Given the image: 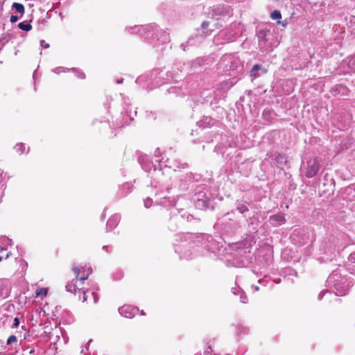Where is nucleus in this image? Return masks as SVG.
Returning <instances> with one entry per match:
<instances>
[{"instance_id":"1","label":"nucleus","mask_w":355,"mask_h":355,"mask_svg":"<svg viewBox=\"0 0 355 355\" xmlns=\"http://www.w3.org/2000/svg\"><path fill=\"white\" fill-rule=\"evenodd\" d=\"M71 270L74 278L69 280L66 285L67 292L76 293H83L82 297H79V300L85 302L87 300V292L83 290L85 280L87 279L92 272V268H80L77 266H73Z\"/></svg>"},{"instance_id":"10","label":"nucleus","mask_w":355,"mask_h":355,"mask_svg":"<svg viewBox=\"0 0 355 355\" xmlns=\"http://www.w3.org/2000/svg\"><path fill=\"white\" fill-rule=\"evenodd\" d=\"M24 145L23 144H17L15 146V149L17 152H19V153H22L24 151Z\"/></svg>"},{"instance_id":"5","label":"nucleus","mask_w":355,"mask_h":355,"mask_svg":"<svg viewBox=\"0 0 355 355\" xmlns=\"http://www.w3.org/2000/svg\"><path fill=\"white\" fill-rule=\"evenodd\" d=\"M48 294V288H41L35 291V297H41L42 298L45 297Z\"/></svg>"},{"instance_id":"2","label":"nucleus","mask_w":355,"mask_h":355,"mask_svg":"<svg viewBox=\"0 0 355 355\" xmlns=\"http://www.w3.org/2000/svg\"><path fill=\"white\" fill-rule=\"evenodd\" d=\"M320 168V163L316 158L309 159L307 162V168L305 172V175L307 178H313L318 173Z\"/></svg>"},{"instance_id":"19","label":"nucleus","mask_w":355,"mask_h":355,"mask_svg":"<svg viewBox=\"0 0 355 355\" xmlns=\"http://www.w3.org/2000/svg\"><path fill=\"white\" fill-rule=\"evenodd\" d=\"M141 315H144L146 313H144V311H141Z\"/></svg>"},{"instance_id":"8","label":"nucleus","mask_w":355,"mask_h":355,"mask_svg":"<svg viewBox=\"0 0 355 355\" xmlns=\"http://www.w3.org/2000/svg\"><path fill=\"white\" fill-rule=\"evenodd\" d=\"M18 28L22 31H29L32 29V26L30 24H25L24 22H20L18 24Z\"/></svg>"},{"instance_id":"9","label":"nucleus","mask_w":355,"mask_h":355,"mask_svg":"<svg viewBox=\"0 0 355 355\" xmlns=\"http://www.w3.org/2000/svg\"><path fill=\"white\" fill-rule=\"evenodd\" d=\"M270 17L273 20H279L280 19H282L281 12L277 10H275L273 12H272L270 13Z\"/></svg>"},{"instance_id":"13","label":"nucleus","mask_w":355,"mask_h":355,"mask_svg":"<svg viewBox=\"0 0 355 355\" xmlns=\"http://www.w3.org/2000/svg\"><path fill=\"white\" fill-rule=\"evenodd\" d=\"M19 318H15L14 319V322L12 324V325L11 326L12 328H16L19 326Z\"/></svg>"},{"instance_id":"11","label":"nucleus","mask_w":355,"mask_h":355,"mask_svg":"<svg viewBox=\"0 0 355 355\" xmlns=\"http://www.w3.org/2000/svg\"><path fill=\"white\" fill-rule=\"evenodd\" d=\"M17 341V337L15 335H11L8 337L7 339V345H11L12 343H15Z\"/></svg>"},{"instance_id":"15","label":"nucleus","mask_w":355,"mask_h":355,"mask_svg":"<svg viewBox=\"0 0 355 355\" xmlns=\"http://www.w3.org/2000/svg\"><path fill=\"white\" fill-rule=\"evenodd\" d=\"M18 17L15 16V15H12L10 17V21L11 23H15L18 21Z\"/></svg>"},{"instance_id":"21","label":"nucleus","mask_w":355,"mask_h":355,"mask_svg":"<svg viewBox=\"0 0 355 355\" xmlns=\"http://www.w3.org/2000/svg\"><path fill=\"white\" fill-rule=\"evenodd\" d=\"M1 259H2V258H1V257L0 256V261H1Z\"/></svg>"},{"instance_id":"16","label":"nucleus","mask_w":355,"mask_h":355,"mask_svg":"<svg viewBox=\"0 0 355 355\" xmlns=\"http://www.w3.org/2000/svg\"><path fill=\"white\" fill-rule=\"evenodd\" d=\"M209 26V22L207 21H204L202 24V27L203 28H207V26Z\"/></svg>"},{"instance_id":"3","label":"nucleus","mask_w":355,"mask_h":355,"mask_svg":"<svg viewBox=\"0 0 355 355\" xmlns=\"http://www.w3.org/2000/svg\"><path fill=\"white\" fill-rule=\"evenodd\" d=\"M121 311L126 318H131L134 317L135 314L137 313L139 309L136 307H132L131 306L126 305L122 306Z\"/></svg>"},{"instance_id":"6","label":"nucleus","mask_w":355,"mask_h":355,"mask_svg":"<svg viewBox=\"0 0 355 355\" xmlns=\"http://www.w3.org/2000/svg\"><path fill=\"white\" fill-rule=\"evenodd\" d=\"M12 7L16 10L17 12L21 15L24 13V6L21 3L15 2L12 5Z\"/></svg>"},{"instance_id":"4","label":"nucleus","mask_w":355,"mask_h":355,"mask_svg":"<svg viewBox=\"0 0 355 355\" xmlns=\"http://www.w3.org/2000/svg\"><path fill=\"white\" fill-rule=\"evenodd\" d=\"M269 220L274 225H279L286 223V219L282 214L270 216Z\"/></svg>"},{"instance_id":"12","label":"nucleus","mask_w":355,"mask_h":355,"mask_svg":"<svg viewBox=\"0 0 355 355\" xmlns=\"http://www.w3.org/2000/svg\"><path fill=\"white\" fill-rule=\"evenodd\" d=\"M91 295L93 297V302L94 303H96L98 300V294L95 292H92L91 293Z\"/></svg>"},{"instance_id":"17","label":"nucleus","mask_w":355,"mask_h":355,"mask_svg":"<svg viewBox=\"0 0 355 355\" xmlns=\"http://www.w3.org/2000/svg\"><path fill=\"white\" fill-rule=\"evenodd\" d=\"M277 23L279 24H282L283 26H286V23L281 22L280 21H278Z\"/></svg>"},{"instance_id":"20","label":"nucleus","mask_w":355,"mask_h":355,"mask_svg":"<svg viewBox=\"0 0 355 355\" xmlns=\"http://www.w3.org/2000/svg\"><path fill=\"white\" fill-rule=\"evenodd\" d=\"M278 157H281V158H283L282 156L281 155H279Z\"/></svg>"},{"instance_id":"18","label":"nucleus","mask_w":355,"mask_h":355,"mask_svg":"<svg viewBox=\"0 0 355 355\" xmlns=\"http://www.w3.org/2000/svg\"><path fill=\"white\" fill-rule=\"evenodd\" d=\"M44 46H45L46 48H48V47L49 46V45L48 44H44Z\"/></svg>"},{"instance_id":"14","label":"nucleus","mask_w":355,"mask_h":355,"mask_svg":"<svg viewBox=\"0 0 355 355\" xmlns=\"http://www.w3.org/2000/svg\"><path fill=\"white\" fill-rule=\"evenodd\" d=\"M238 210H239L241 214H243V213H244V212H245V211H248V209L247 208V207H246V206H245V205H242V206H241V207H239L238 208Z\"/></svg>"},{"instance_id":"7","label":"nucleus","mask_w":355,"mask_h":355,"mask_svg":"<svg viewBox=\"0 0 355 355\" xmlns=\"http://www.w3.org/2000/svg\"><path fill=\"white\" fill-rule=\"evenodd\" d=\"M261 66L258 64L253 66L252 69L250 71V76L253 78H256L258 77L257 71L259 70Z\"/></svg>"}]
</instances>
